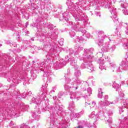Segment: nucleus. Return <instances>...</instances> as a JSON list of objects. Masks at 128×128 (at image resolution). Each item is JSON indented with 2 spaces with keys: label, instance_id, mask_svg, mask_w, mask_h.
<instances>
[{
  "label": "nucleus",
  "instance_id": "nucleus-1",
  "mask_svg": "<svg viewBox=\"0 0 128 128\" xmlns=\"http://www.w3.org/2000/svg\"><path fill=\"white\" fill-rule=\"evenodd\" d=\"M109 10L111 12V14L112 16H111V18H112V20L114 22H118V18L116 16V9H113L112 8H109Z\"/></svg>",
  "mask_w": 128,
  "mask_h": 128
},
{
  "label": "nucleus",
  "instance_id": "nucleus-2",
  "mask_svg": "<svg viewBox=\"0 0 128 128\" xmlns=\"http://www.w3.org/2000/svg\"><path fill=\"white\" fill-rule=\"evenodd\" d=\"M72 80L68 78H66V84L64 86L65 90H70V88H72L70 86H74V82L70 83Z\"/></svg>",
  "mask_w": 128,
  "mask_h": 128
},
{
  "label": "nucleus",
  "instance_id": "nucleus-3",
  "mask_svg": "<svg viewBox=\"0 0 128 128\" xmlns=\"http://www.w3.org/2000/svg\"><path fill=\"white\" fill-rule=\"evenodd\" d=\"M120 86H122L120 82H118V81H114L113 82L112 88H115L117 92L120 90Z\"/></svg>",
  "mask_w": 128,
  "mask_h": 128
},
{
  "label": "nucleus",
  "instance_id": "nucleus-4",
  "mask_svg": "<svg viewBox=\"0 0 128 128\" xmlns=\"http://www.w3.org/2000/svg\"><path fill=\"white\" fill-rule=\"evenodd\" d=\"M90 94H92V88H88L87 89V90H85L82 93V96L84 98H88V96H90Z\"/></svg>",
  "mask_w": 128,
  "mask_h": 128
},
{
  "label": "nucleus",
  "instance_id": "nucleus-5",
  "mask_svg": "<svg viewBox=\"0 0 128 128\" xmlns=\"http://www.w3.org/2000/svg\"><path fill=\"white\" fill-rule=\"evenodd\" d=\"M106 35L104 34V32L102 30H100L98 32V38H101L104 39L106 38Z\"/></svg>",
  "mask_w": 128,
  "mask_h": 128
},
{
  "label": "nucleus",
  "instance_id": "nucleus-6",
  "mask_svg": "<svg viewBox=\"0 0 128 128\" xmlns=\"http://www.w3.org/2000/svg\"><path fill=\"white\" fill-rule=\"evenodd\" d=\"M114 104V102H110L108 100H104L103 102V103H102L101 104H102V106H110V104Z\"/></svg>",
  "mask_w": 128,
  "mask_h": 128
},
{
  "label": "nucleus",
  "instance_id": "nucleus-7",
  "mask_svg": "<svg viewBox=\"0 0 128 128\" xmlns=\"http://www.w3.org/2000/svg\"><path fill=\"white\" fill-rule=\"evenodd\" d=\"M74 102H70V104L68 106V110H70V112H74Z\"/></svg>",
  "mask_w": 128,
  "mask_h": 128
},
{
  "label": "nucleus",
  "instance_id": "nucleus-8",
  "mask_svg": "<svg viewBox=\"0 0 128 128\" xmlns=\"http://www.w3.org/2000/svg\"><path fill=\"white\" fill-rule=\"evenodd\" d=\"M104 61H102L100 62V69L101 70H106V67L104 66Z\"/></svg>",
  "mask_w": 128,
  "mask_h": 128
},
{
  "label": "nucleus",
  "instance_id": "nucleus-9",
  "mask_svg": "<svg viewBox=\"0 0 128 128\" xmlns=\"http://www.w3.org/2000/svg\"><path fill=\"white\" fill-rule=\"evenodd\" d=\"M98 98H102L104 96L102 95V94H104V92H102V88H100L99 90H98Z\"/></svg>",
  "mask_w": 128,
  "mask_h": 128
},
{
  "label": "nucleus",
  "instance_id": "nucleus-10",
  "mask_svg": "<svg viewBox=\"0 0 128 128\" xmlns=\"http://www.w3.org/2000/svg\"><path fill=\"white\" fill-rule=\"evenodd\" d=\"M79 126L75 128H84V126H86V123L84 122V121H83L82 122H79Z\"/></svg>",
  "mask_w": 128,
  "mask_h": 128
},
{
  "label": "nucleus",
  "instance_id": "nucleus-11",
  "mask_svg": "<svg viewBox=\"0 0 128 128\" xmlns=\"http://www.w3.org/2000/svg\"><path fill=\"white\" fill-rule=\"evenodd\" d=\"M104 38H98V45L100 46H104Z\"/></svg>",
  "mask_w": 128,
  "mask_h": 128
},
{
  "label": "nucleus",
  "instance_id": "nucleus-12",
  "mask_svg": "<svg viewBox=\"0 0 128 128\" xmlns=\"http://www.w3.org/2000/svg\"><path fill=\"white\" fill-rule=\"evenodd\" d=\"M82 114H84L83 112H81L80 113H76L74 114L73 116L74 118H80V116H82Z\"/></svg>",
  "mask_w": 128,
  "mask_h": 128
},
{
  "label": "nucleus",
  "instance_id": "nucleus-13",
  "mask_svg": "<svg viewBox=\"0 0 128 128\" xmlns=\"http://www.w3.org/2000/svg\"><path fill=\"white\" fill-rule=\"evenodd\" d=\"M124 93H121L119 96V98L122 100H124Z\"/></svg>",
  "mask_w": 128,
  "mask_h": 128
},
{
  "label": "nucleus",
  "instance_id": "nucleus-14",
  "mask_svg": "<svg viewBox=\"0 0 128 128\" xmlns=\"http://www.w3.org/2000/svg\"><path fill=\"white\" fill-rule=\"evenodd\" d=\"M76 40L78 42H84V38L82 37H76Z\"/></svg>",
  "mask_w": 128,
  "mask_h": 128
},
{
  "label": "nucleus",
  "instance_id": "nucleus-15",
  "mask_svg": "<svg viewBox=\"0 0 128 128\" xmlns=\"http://www.w3.org/2000/svg\"><path fill=\"white\" fill-rule=\"evenodd\" d=\"M74 74H75L76 76V78H78V76H80L82 74L80 73V72L77 71V72H75Z\"/></svg>",
  "mask_w": 128,
  "mask_h": 128
},
{
  "label": "nucleus",
  "instance_id": "nucleus-16",
  "mask_svg": "<svg viewBox=\"0 0 128 128\" xmlns=\"http://www.w3.org/2000/svg\"><path fill=\"white\" fill-rule=\"evenodd\" d=\"M108 50H114V49L116 48V46H114L110 48V45H108Z\"/></svg>",
  "mask_w": 128,
  "mask_h": 128
},
{
  "label": "nucleus",
  "instance_id": "nucleus-17",
  "mask_svg": "<svg viewBox=\"0 0 128 128\" xmlns=\"http://www.w3.org/2000/svg\"><path fill=\"white\" fill-rule=\"evenodd\" d=\"M88 68V70H90V72H93L94 66H92V65L89 66Z\"/></svg>",
  "mask_w": 128,
  "mask_h": 128
},
{
  "label": "nucleus",
  "instance_id": "nucleus-18",
  "mask_svg": "<svg viewBox=\"0 0 128 128\" xmlns=\"http://www.w3.org/2000/svg\"><path fill=\"white\" fill-rule=\"evenodd\" d=\"M123 106L126 108H128V104L126 102H124Z\"/></svg>",
  "mask_w": 128,
  "mask_h": 128
},
{
  "label": "nucleus",
  "instance_id": "nucleus-19",
  "mask_svg": "<svg viewBox=\"0 0 128 128\" xmlns=\"http://www.w3.org/2000/svg\"><path fill=\"white\" fill-rule=\"evenodd\" d=\"M122 12L124 14H125L126 16L128 15V10H126V9L123 10Z\"/></svg>",
  "mask_w": 128,
  "mask_h": 128
},
{
  "label": "nucleus",
  "instance_id": "nucleus-20",
  "mask_svg": "<svg viewBox=\"0 0 128 128\" xmlns=\"http://www.w3.org/2000/svg\"><path fill=\"white\" fill-rule=\"evenodd\" d=\"M104 100H108V95H105L104 96Z\"/></svg>",
  "mask_w": 128,
  "mask_h": 128
},
{
  "label": "nucleus",
  "instance_id": "nucleus-21",
  "mask_svg": "<svg viewBox=\"0 0 128 128\" xmlns=\"http://www.w3.org/2000/svg\"><path fill=\"white\" fill-rule=\"evenodd\" d=\"M107 122H108V124H112V118H110L108 120H107Z\"/></svg>",
  "mask_w": 128,
  "mask_h": 128
},
{
  "label": "nucleus",
  "instance_id": "nucleus-22",
  "mask_svg": "<svg viewBox=\"0 0 128 128\" xmlns=\"http://www.w3.org/2000/svg\"><path fill=\"white\" fill-rule=\"evenodd\" d=\"M96 16H100V12H96Z\"/></svg>",
  "mask_w": 128,
  "mask_h": 128
},
{
  "label": "nucleus",
  "instance_id": "nucleus-23",
  "mask_svg": "<svg viewBox=\"0 0 128 128\" xmlns=\"http://www.w3.org/2000/svg\"><path fill=\"white\" fill-rule=\"evenodd\" d=\"M110 66H112V68H115L116 67V64L114 63H110Z\"/></svg>",
  "mask_w": 128,
  "mask_h": 128
},
{
  "label": "nucleus",
  "instance_id": "nucleus-24",
  "mask_svg": "<svg viewBox=\"0 0 128 128\" xmlns=\"http://www.w3.org/2000/svg\"><path fill=\"white\" fill-rule=\"evenodd\" d=\"M76 82H77V84H82V81H80V80L78 79L76 80Z\"/></svg>",
  "mask_w": 128,
  "mask_h": 128
},
{
  "label": "nucleus",
  "instance_id": "nucleus-25",
  "mask_svg": "<svg viewBox=\"0 0 128 128\" xmlns=\"http://www.w3.org/2000/svg\"><path fill=\"white\" fill-rule=\"evenodd\" d=\"M72 36H76V33L74 32H72Z\"/></svg>",
  "mask_w": 128,
  "mask_h": 128
},
{
  "label": "nucleus",
  "instance_id": "nucleus-26",
  "mask_svg": "<svg viewBox=\"0 0 128 128\" xmlns=\"http://www.w3.org/2000/svg\"><path fill=\"white\" fill-rule=\"evenodd\" d=\"M125 32L126 34H128V28L126 29V30H125Z\"/></svg>",
  "mask_w": 128,
  "mask_h": 128
},
{
  "label": "nucleus",
  "instance_id": "nucleus-27",
  "mask_svg": "<svg viewBox=\"0 0 128 128\" xmlns=\"http://www.w3.org/2000/svg\"><path fill=\"white\" fill-rule=\"evenodd\" d=\"M92 58V56L90 55L89 56H88V58Z\"/></svg>",
  "mask_w": 128,
  "mask_h": 128
},
{
  "label": "nucleus",
  "instance_id": "nucleus-28",
  "mask_svg": "<svg viewBox=\"0 0 128 128\" xmlns=\"http://www.w3.org/2000/svg\"><path fill=\"white\" fill-rule=\"evenodd\" d=\"M121 84H124V82H121Z\"/></svg>",
  "mask_w": 128,
  "mask_h": 128
},
{
  "label": "nucleus",
  "instance_id": "nucleus-29",
  "mask_svg": "<svg viewBox=\"0 0 128 128\" xmlns=\"http://www.w3.org/2000/svg\"><path fill=\"white\" fill-rule=\"evenodd\" d=\"M28 94H32V92H30V91L29 92Z\"/></svg>",
  "mask_w": 128,
  "mask_h": 128
},
{
  "label": "nucleus",
  "instance_id": "nucleus-30",
  "mask_svg": "<svg viewBox=\"0 0 128 128\" xmlns=\"http://www.w3.org/2000/svg\"><path fill=\"white\" fill-rule=\"evenodd\" d=\"M92 104L94 105H96V102H92Z\"/></svg>",
  "mask_w": 128,
  "mask_h": 128
},
{
  "label": "nucleus",
  "instance_id": "nucleus-31",
  "mask_svg": "<svg viewBox=\"0 0 128 128\" xmlns=\"http://www.w3.org/2000/svg\"><path fill=\"white\" fill-rule=\"evenodd\" d=\"M122 8H124V7L122 6V4L121 5Z\"/></svg>",
  "mask_w": 128,
  "mask_h": 128
},
{
  "label": "nucleus",
  "instance_id": "nucleus-32",
  "mask_svg": "<svg viewBox=\"0 0 128 128\" xmlns=\"http://www.w3.org/2000/svg\"><path fill=\"white\" fill-rule=\"evenodd\" d=\"M116 36H120V34H117Z\"/></svg>",
  "mask_w": 128,
  "mask_h": 128
},
{
  "label": "nucleus",
  "instance_id": "nucleus-33",
  "mask_svg": "<svg viewBox=\"0 0 128 128\" xmlns=\"http://www.w3.org/2000/svg\"><path fill=\"white\" fill-rule=\"evenodd\" d=\"M94 116H96V115H95V114H92V116L94 118Z\"/></svg>",
  "mask_w": 128,
  "mask_h": 128
},
{
  "label": "nucleus",
  "instance_id": "nucleus-34",
  "mask_svg": "<svg viewBox=\"0 0 128 128\" xmlns=\"http://www.w3.org/2000/svg\"><path fill=\"white\" fill-rule=\"evenodd\" d=\"M27 26H28V23H26V28Z\"/></svg>",
  "mask_w": 128,
  "mask_h": 128
},
{
  "label": "nucleus",
  "instance_id": "nucleus-35",
  "mask_svg": "<svg viewBox=\"0 0 128 128\" xmlns=\"http://www.w3.org/2000/svg\"><path fill=\"white\" fill-rule=\"evenodd\" d=\"M66 22H68V20H66Z\"/></svg>",
  "mask_w": 128,
  "mask_h": 128
},
{
  "label": "nucleus",
  "instance_id": "nucleus-36",
  "mask_svg": "<svg viewBox=\"0 0 128 128\" xmlns=\"http://www.w3.org/2000/svg\"><path fill=\"white\" fill-rule=\"evenodd\" d=\"M78 87H76L75 88H76V90H78Z\"/></svg>",
  "mask_w": 128,
  "mask_h": 128
},
{
  "label": "nucleus",
  "instance_id": "nucleus-37",
  "mask_svg": "<svg viewBox=\"0 0 128 128\" xmlns=\"http://www.w3.org/2000/svg\"><path fill=\"white\" fill-rule=\"evenodd\" d=\"M32 40L34 41V39H32Z\"/></svg>",
  "mask_w": 128,
  "mask_h": 128
},
{
  "label": "nucleus",
  "instance_id": "nucleus-38",
  "mask_svg": "<svg viewBox=\"0 0 128 128\" xmlns=\"http://www.w3.org/2000/svg\"><path fill=\"white\" fill-rule=\"evenodd\" d=\"M70 98L72 99V97L70 96Z\"/></svg>",
  "mask_w": 128,
  "mask_h": 128
},
{
  "label": "nucleus",
  "instance_id": "nucleus-39",
  "mask_svg": "<svg viewBox=\"0 0 128 128\" xmlns=\"http://www.w3.org/2000/svg\"><path fill=\"white\" fill-rule=\"evenodd\" d=\"M116 30H118V28H116Z\"/></svg>",
  "mask_w": 128,
  "mask_h": 128
},
{
  "label": "nucleus",
  "instance_id": "nucleus-40",
  "mask_svg": "<svg viewBox=\"0 0 128 128\" xmlns=\"http://www.w3.org/2000/svg\"><path fill=\"white\" fill-rule=\"evenodd\" d=\"M122 110V112H124V110Z\"/></svg>",
  "mask_w": 128,
  "mask_h": 128
},
{
  "label": "nucleus",
  "instance_id": "nucleus-41",
  "mask_svg": "<svg viewBox=\"0 0 128 128\" xmlns=\"http://www.w3.org/2000/svg\"><path fill=\"white\" fill-rule=\"evenodd\" d=\"M33 100H35L34 98H33Z\"/></svg>",
  "mask_w": 128,
  "mask_h": 128
},
{
  "label": "nucleus",
  "instance_id": "nucleus-42",
  "mask_svg": "<svg viewBox=\"0 0 128 128\" xmlns=\"http://www.w3.org/2000/svg\"><path fill=\"white\" fill-rule=\"evenodd\" d=\"M72 33L70 32V34H71Z\"/></svg>",
  "mask_w": 128,
  "mask_h": 128
},
{
  "label": "nucleus",
  "instance_id": "nucleus-43",
  "mask_svg": "<svg viewBox=\"0 0 128 128\" xmlns=\"http://www.w3.org/2000/svg\"><path fill=\"white\" fill-rule=\"evenodd\" d=\"M118 70H120V68H118Z\"/></svg>",
  "mask_w": 128,
  "mask_h": 128
}]
</instances>
